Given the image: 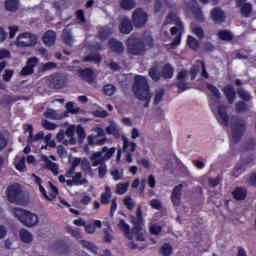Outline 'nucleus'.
Listing matches in <instances>:
<instances>
[{"label":"nucleus","mask_w":256,"mask_h":256,"mask_svg":"<svg viewBox=\"0 0 256 256\" xmlns=\"http://www.w3.org/2000/svg\"><path fill=\"white\" fill-rule=\"evenodd\" d=\"M38 41L39 38H37V35L30 32H23L16 39V47H21L22 49L25 47H35Z\"/></svg>","instance_id":"obj_7"},{"label":"nucleus","mask_w":256,"mask_h":256,"mask_svg":"<svg viewBox=\"0 0 256 256\" xmlns=\"http://www.w3.org/2000/svg\"><path fill=\"white\" fill-rule=\"evenodd\" d=\"M129 189V183H118L116 186L117 195H125Z\"/></svg>","instance_id":"obj_45"},{"label":"nucleus","mask_w":256,"mask_h":256,"mask_svg":"<svg viewBox=\"0 0 256 256\" xmlns=\"http://www.w3.org/2000/svg\"><path fill=\"white\" fill-rule=\"evenodd\" d=\"M92 162V167H97V166H101V165H105V158H103V152H96L94 154L91 155L90 157Z\"/></svg>","instance_id":"obj_27"},{"label":"nucleus","mask_w":256,"mask_h":256,"mask_svg":"<svg viewBox=\"0 0 256 256\" xmlns=\"http://www.w3.org/2000/svg\"><path fill=\"white\" fill-rule=\"evenodd\" d=\"M240 13L242 17H251V13H253V5H251V3H245L240 7Z\"/></svg>","instance_id":"obj_36"},{"label":"nucleus","mask_w":256,"mask_h":256,"mask_svg":"<svg viewBox=\"0 0 256 256\" xmlns=\"http://www.w3.org/2000/svg\"><path fill=\"white\" fill-rule=\"evenodd\" d=\"M20 239H21L22 243H32L33 242V234H31L26 229H22V230H20Z\"/></svg>","instance_id":"obj_34"},{"label":"nucleus","mask_w":256,"mask_h":256,"mask_svg":"<svg viewBox=\"0 0 256 256\" xmlns=\"http://www.w3.org/2000/svg\"><path fill=\"white\" fill-rule=\"evenodd\" d=\"M135 0H120V7L124 9V11H131V9H135Z\"/></svg>","instance_id":"obj_37"},{"label":"nucleus","mask_w":256,"mask_h":256,"mask_svg":"<svg viewBox=\"0 0 256 256\" xmlns=\"http://www.w3.org/2000/svg\"><path fill=\"white\" fill-rule=\"evenodd\" d=\"M117 151V148L112 147L108 148L107 146H104L100 153H102V157L104 158V161H109L113 155H115V152Z\"/></svg>","instance_id":"obj_31"},{"label":"nucleus","mask_w":256,"mask_h":256,"mask_svg":"<svg viewBox=\"0 0 256 256\" xmlns=\"http://www.w3.org/2000/svg\"><path fill=\"white\" fill-rule=\"evenodd\" d=\"M172 23L175 26H173L170 29L171 35H177L179 31H185V25L183 24V22L175 12H169L166 16V24L171 25Z\"/></svg>","instance_id":"obj_9"},{"label":"nucleus","mask_w":256,"mask_h":256,"mask_svg":"<svg viewBox=\"0 0 256 256\" xmlns=\"http://www.w3.org/2000/svg\"><path fill=\"white\" fill-rule=\"evenodd\" d=\"M42 127H44V129L47 131H55L57 129V124L48 120H42Z\"/></svg>","instance_id":"obj_52"},{"label":"nucleus","mask_w":256,"mask_h":256,"mask_svg":"<svg viewBox=\"0 0 256 256\" xmlns=\"http://www.w3.org/2000/svg\"><path fill=\"white\" fill-rule=\"evenodd\" d=\"M159 253L162 256H171V255H173V247H171V244L165 243L160 248Z\"/></svg>","instance_id":"obj_40"},{"label":"nucleus","mask_w":256,"mask_h":256,"mask_svg":"<svg viewBox=\"0 0 256 256\" xmlns=\"http://www.w3.org/2000/svg\"><path fill=\"white\" fill-rule=\"evenodd\" d=\"M6 197L9 203H14L15 205H21L24 200L23 190L19 183H14L9 185L6 189Z\"/></svg>","instance_id":"obj_5"},{"label":"nucleus","mask_w":256,"mask_h":256,"mask_svg":"<svg viewBox=\"0 0 256 256\" xmlns=\"http://www.w3.org/2000/svg\"><path fill=\"white\" fill-rule=\"evenodd\" d=\"M248 185H251V187H256V173H251L247 178Z\"/></svg>","instance_id":"obj_64"},{"label":"nucleus","mask_w":256,"mask_h":256,"mask_svg":"<svg viewBox=\"0 0 256 256\" xmlns=\"http://www.w3.org/2000/svg\"><path fill=\"white\" fill-rule=\"evenodd\" d=\"M255 165V156L249 155L245 158L240 159V164L235 167L236 171H245V169L249 167H253Z\"/></svg>","instance_id":"obj_15"},{"label":"nucleus","mask_w":256,"mask_h":256,"mask_svg":"<svg viewBox=\"0 0 256 256\" xmlns=\"http://www.w3.org/2000/svg\"><path fill=\"white\" fill-rule=\"evenodd\" d=\"M110 175H112L114 181H121L123 179V170L114 169L110 172Z\"/></svg>","instance_id":"obj_57"},{"label":"nucleus","mask_w":256,"mask_h":256,"mask_svg":"<svg viewBox=\"0 0 256 256\" xmlns=\"http://www.w3.org/2000/svg\"><path fill=\"white\" fill-rule=\"evenodd\" d=\"M118 227L120 231H123L127 239H129L130 241L133 240V233L131 231V227L129 226V224H127V222H125V220L121 219L119 221Z\"/></svg>","instance_id":"obj_25"},{"label":"nucleus","mask_w":256,"mask_h":256,"mask_svg":"<svg viewBox=\"0 0 256 256\" xmlns=\"http://www.w3.org/2000/svg\"><path fill=\"white\" fill-rule=\"evenodd\" d=\"M56 41H57V33H55V31L48 30L44 33L43 42L45 43V45H48L49 47H53Z\"/></svg>","instance_id":"obj_23"},{"label":"nucleus","mask_w":256,"mask_h":256,"mask_svg":"<svg viewBox=\"0 0 256 256\" xmlns=\"http://www.w3.org/2000/svg\"><path fill=\"white\" fill-rule=\"evenodd\" d=\"M125 45L128 55L143 57V55L147 53V44H145V40H143V38L130 36L126 40Z\"/></svg>","instance_id":"obj_2"},{"label":"nucleus","mask_w":256,"mask_h":256,"mask_svg":"<svg viewBox=\"0 0 256 256\" xmlns=\"http://www.w3.org/2000/svg\"><path fill=\"white\" fill-rule=\"evenodd\" d=\"M191 31L199 39H205V31H203V28H201L199 26H194L191 28Z\"/></svg>","instance_id":"obj_49"},{"label":"nucleus","mask_w":256,"mask_h":256,"mask_svg":"<svg viewBox=\"0 0 256 256\" xmlns=\"http://www.w3.org/2000/svg\"><path fill=\"white\" fill-rule=\"evenodd\" d=\"M115 91H117V88L113 84H107L103 88L104 94L108 95V97L114 95Z\"/></svg>","instance_id":"obj_51"},{"label":"nucleus","mask_w":256,"mask_h":256,"mask_svg":"<svg viewBox=\"0 0 256 256\" xmlns=\"http://www.w3.org/2000/svg\"><path fill=\"white\" fill-rule=\"evenodd\" d=\"M217 113L220 118L218 119V123L227 127L229 125V114H227V107L223 104L218 106ZM222 121V122H221Z\"/></svg>","instance_id":"obj_16"},{"label":"nucleus","mask_w":256,"mask_h":256,"mask_svg":"<svg viewBox=\"0 0 256 256\" xmlns=\"http://www.w3.org/2000/svg\"><path fill=\"white\" fill-rule=\"evenodd\" d=\"M173 73H175V68L171 65V63H166L162 67L161 75L164 79H172Z\"/></svg>","instance_id":"obj_26"},{"label":"nucleus","mask_w":256,"mask_h":256,"mask_svg":"<svg viewBox=\"0 0 256 256\" xmlns=\"http://www.w3.org/2000/svg\"><path fill=\"white\" fill-rule=\"evenodd\" d=\"M149 75H150L152 81H159V79H161V74L159 73L157 68H150Z\"/></svg>","instance_id":"obj_56"},{"label":"nucleus","mask_w":256,"mask_h":256,"mask_svg":"<svg viewBox=\"0 0 256 256\" xmlns=\"http://www.w3.org/2000/svg\"><path fill=\"white\" fill-rule=\"evenodd\" d=\"M110 35H111V28H103L98 32V37L99 39H101V41H105L106 39H109Z\"/></svg>","instance_id":"obj_47"},{"label":"nucleus","mask_w":256,"mask_h":256,"mask_svg":"<svg viewBox=\"0 0 256 256\" xmlns=\"http://www.w3.org/2000/svg\"><path fill=\"white\" fill-rule=\"evenodd\" d=\"M80 244L84 249H88V251H91V253H97V246H95L93 242L82 240Z\"/></svg>","instance_id":"obj_44"},{"label":"nucleus","mask_w":256,"mask_h":256,"mask_svg":"<svg viewBox=\"0 0 256 256\" xmlns=\"http://www.w3.org/2000/svg\"><path fill=\"white\" fill-rule=\"evenodd\" d=\"M135 149H137V144L135 142H130L127 137H123L124 153H127V152L134 153Z\"/></svg>","instance_id":"obj_28"},{"label":"nucleus","mask_w":256,"mask_h":256,"mask_svg":"<svg viewBox=\"0 0 256 256\" xmlns=\"http://www.w3.org/2000/svg\"><path fill=\"white\" fill-rule=\"evenodd\" d=\"M13 75H15V71L11 69H6L5 73L2 75L3 81L9 83L11 79H13Z\"/></svg>","instance_id":"obj_53"},{"label":"nucleus","mask_w":256,"mask_h":256,"mask_svg":"<svg viewBox=\"0 0 256 256\" xmlns=\"http://www.w3.org/2000/svg\"><path fill=\"white\" fill-rule=\"evenodd\" d=\"M132 91H134V95L139 101H146L144 107H149V103L151 102L150 88L145 76L137 75L135 77Z\"/></svg>","instance_id":"obj_1"},{"label":"nucleus","mask_w":256,"mask_h":256,"mask_svg":"<svg viewBox=\"0 0 256 256\" xmlns=\"http://www.w3.org/2000/svg\"><path fill=\"white\" fill-rule=\"evenodd\" d=\"M78 73L82 81H86V83H93L95 81V72L89 68L79 69Z\"/></svg>","instance_id":"obj_20"},{"label":"nucleus","mask_w":256,"mask_h":256,"mask_svg":"<svg viewBox=\"0 0 256 256\" xmlns=\"http://www.w3.org/2000/svg\"><path fill=\"white\" fill-rule=\"evenodd\" d=\"M39 65V58L37 57H31L27 60L26 66L32 68L35 71V67Z\"/></svg>","instance_id":"obj_58"},{"label":"nucleus","mask_w":256,"mask_h":256,"mask_svg":"<svg viewBox=\"0 0 256 256\" xmlns=\"http://www.w3.org/2000/svg\"><path fill=\"white\" fill-rule=\"evenodd\" d=\"M44 117L46 119H57V112L53 109H49L48 111L44 112Z\"/></svg>","instance_id":"obj_63"},{"label":"nucleus","mask_w":256,"mask_h":256,"mask_svg":"<svg viewBox=\"0 0 256 256\" xmlns=\"http://www.w3.org/2000/svg\"><path fill=\"white\" fill-rule=\"evenodd\" d=\"M16 170L20 171V173H23L25 171V157H22L18 162L15 164Z\"/></svg>","instance_id":"obj_60"},{"label":"nucleus","mask_w":256,"mask_h":256,"mask_svg":"<svg viewBox=\"0 0 256 256\" xmlns=\"http://www.w3.org/2000/svg\"><path fill=\"white\" fill-rule=\"evenodd\" d=\"M81 169L84 171V173H91V163H89L87 160H83L81 162Z\"/></svg>","instance_id":"obj_62"},{"label":"nucleus","mask_w":256,"mask_h":256,"mask_svg":"<svg viewBox=\"0 0 256 256\" xmlns=\"http://www.w3.org/2000/svg\"><path fill=\"white\" fill-rule=\"evenodd\" d=\"M111 188L109 186L105 187V192L101 194L100 196V203L102 205H109V203L111 202Z\"/></svg>","instance_id":"obj_30"},{"label":"nucleus","mask_w":256,"mask_h":256,"mask_svg":"<svg viewBox=\"0 0 256 256\" xmlns=\"http://www.w3.org/2000/svg\"><path fill=\"white\" fill-rule=\"evenodd\" d=\"M163 97H165V90H157L154 97V105H159L163 101Z\"/></svg>","instance_id":"obj_50"},{"label":"nucleus","mask_w":256,"mask_h":256,"mask_svg":"<svg viewBox=\"0 0 256 256\" xmlns=\"http://www.w3.org/2000/svg\"><path fill=\"white\" fill-rule=\"evenodd\" d=\"M74 185H85L87 183V179L83 178V174L81 172L75 173L74 176L71 177Z\"/></svg>","instance_id":"obj_39"},{"label":"nucleus","mask_w":256,"mask_h":256,"mask_svg":"<svg viewBox=\"0 0 256 256\" xmlns=\"http://www.w3.org/2000/svg\"><path fill=\"white\" fill-rule=\"evenodd\" d=\"M45 133L43 131L38 132L35 136L29 135L28 136V143L31 145V143H35V141H41V139H44Z\"/></svg>","instance_id":"obj_48"},{"label":"nucleus","mask_w":256,"mask_h":256,"mask_svg":"<svg viewBox=\"0 0 256 256\" xmlns=\"http://www.w3.org/2000/svg\"><path fill=\"white\" fill-rule=\"evenodd\" d=\"M217 36L220 41H233V39H235L233 32L229 30H220L218 31Z\"/></svg>","instance_id":"obj_29"},{"label":"nucleus","mask_w":256,"mask_h":256,"mask_svg":"<svg viewBox=\"0 0 256 256\" xmlns=\"http://www.w3.org/2000/svg\"><path fill=\"white\" fill-rule=\"evenodd\" d=\"M148 21L147 13L143 11V8H136L132 14V25L136 29H141L145 27V24Z\"/></svg>","instance_id":"obj_11"},{"label":"nucleus","mask_w":256,"mask_h":256,"mask_svg":"<svg viewBox=\"0 0 256 256\" xmlns=\"http://www.w3.org/2000/svg\"><path fill=\"white\" fill-rule=\"evenodd\" d=\"M130 222L132 223V239L133 235H136L137 241H145V236L141 231L143 230V225L145 220L143 219V210L141 209V205H138L136 209V216H130Z\"/></svg>","instance_id":"obj_4"},{"label":"nucleus","mask_w":256,"mask_h":256,"mask_svg":"<svg viewBox=\"0 0 256 256\" xmlns=\"http://www.w3.org/2000/svg\"><path fill=\"white\" fill-rule=\"evenodd\" d=\"M123 203L127 207L128 211H133V208L135 207V201L132 200L131 196L124 198Z\"/></svg>","instance_id":"obj_54"},{"label":"nucleus","mask_w":256,"mask_h":256,"mask_svg":"<svg viewBox=\"0 0 256 256\" xmlns=\"http://www.w3.org/2000/svg\"><path fill=\"white\" fill-rule=\"evenodd\" d=\"M187 45L189 47V49H191L192 51H199V40L195 39V37L189 35L187 37Z\"/></svg>","instance_id":"obj_33"},{"label":"nucleus","mask_w":256,"mask_h":256,"mask_svg":"<svg viewBox=\"0 0 256 256\" xmlns=\"http://www.w3.org/2000/svg\"><path fill=\"white\" fill-rule=\"evenodd\" d=\"M237 93H238V97H240V99H243L246 102H249L253 99V96H251V93H249L243 88H238Z\"/></svg>","instance_id":"obj_41"},{"label":"nucleus","mask_w":256,"mask_h":256,"mask_svg":"<svg viewBox=\"0 0 256 256\" xmlns=\"http://www.w3.org/2000/svg\"><path fill=\"white\" fill-rule=\"evenodd\" d=\"M101 227H102L101 220H94L93 223H86L84 225V229L86 233H88L89 235H93V233H95L97 229H101Z\"/></svg>","instance_id":"obj_24"},{"label":"nucleus","mask_w":256,"mask_h":256,"mask_svg":"<svg viewBox=\"0 0 256 256\" xmlns=\"http://www.w3.org/2000/svg\"><path fill=\"white\" fill-rule=\"evenodd\" d=\"M108 47L112 53H116L117 55H121V53L125 51V46L123 45V42L117 40L116 38L109 39Z\"/></svg>","instance_id":"obj_13"},{"label":"nucleus","mask_w":256,"mask_h":256,"mask_svg":"<svg viewBox=\"0 0 256 256\" xmlns=\"http://www.w3.org/2000/svg\"><path fill=\"white\" fill-rule=\"evenodd\" d=\"M249 109H251V106L245 103V101H238L235 104L236 113H245V111H249Z\"/></svg>","instance_id":"obj_38"},{"label":"nucleus","mask_w":256,"mask_h":256,"mask_svg":"<svg viewBox=\"0 0 256 256\" xmlns=\"http://www.w3.org/2000/svg\"><path fill=\"white\" fill-rule=\"evenodd\" d=\"M150 207L156 209V211H161V209H163V204L158 199H152L150 201Z\"/></svg>","instance_id":"obj_59"},{"label":"nucleus","mask_w":256,"mask_h":256,"mask_svg":"<svg viewBox=\"0 0 256 256\" xmlns=\"http://www.w3.org/2000/svg\"><path fill=\"white\" fill-rule=\"evenodd\" d=\"M191 11L196 21H199L200 23H203V21H205V17H203V11L201 10V8H199V6H192Z\"/></svg>","instance_id":"obj_35"},{"label":"nucleus","mask_w":256,"mask_h":256,"mask_svg":"<svg viewBox=\"0 0 256 256\" xmlns=\"http://www.w3.org/2000/svg\"><path fill=\"white\" fill-rule=\"evenodd\" d=\"M222 92L230 105L235 103V99H237V92H235V88H233V86L230 84L225 85Z\"/></svg>","instance_id":"obj_17"},{"label":"nucleus","mask_w":256,"mask_h":256,"mask_svg":"<svg viewBox=\"0 0 256 256\" xmlns=\"http://www.w3.org/2000/svg\"><path fill=\"white\" fill-rule=\"evenodd\" d=\"M12 213L25 227H35L37 223H39V216L33 214L31 211L22 208H14Z\"/></svg>","instance_id":"obj_3"},{"label":"nucleus","mask_w":256,"mask_h":256,"mask_svg":"<svg viewBox=\"0 0 256 256\" xmlns=\"http://www.w3.org/2000/svg\"><path fill=\"white\" fill-rule=\"evenodd\" d=\"M247 131V124L241 120H236L231 124V135L233 143L237 144L243 139Z\"/></svg>","instance_id":"obj_8"},{"label":"nucleus","mask_w":256,"mask_h":256,"mask_svg":"<svg viewBox=\"0 0 256 256\" xmlns=\"http://www.w3.org/2000/svg\"><path fill=\"white\" fill-rule=\"evenodd\" d=\"M67 75L55 73L48 77V85L50 89H63L67 85Z\"/></svg>","instance_id":"obj_10"},{"label":"nucleus","mask_w":256,"mask_h":256,"mask_svg":"<svg viewBox=\"0 0 256 256\" xmlns=\"http://www.w3.org/2000/svg\"><path fill=\"white\" fill-rule=\"evenodd\" d=\"M66 109H67L68 113H72V115H77V113H79V111H81V108H79V107L75 108V105L73 104V102H68L66 104Z\"/></svg>","instance_id":"obj_55"},{"label":"nucleus","mask_w":256,"mask_h":256,"mask_svg":"<svg viewBox=\"0 0 256 256\" xmlns=\"http://www.w3.org/2000/svg\"><path fill=\"white\" fill-rule=\"evenodd\" d=\"M183 33H184V31L178 30V35L170 43V47L172 49H177V47H179V45H181V39H183Z\"/></svg>","instance_id":"obj_43"},{"label":"nucleus","mask_w":256,"mask_h":256,"mask_svg":"<svg viewBox=\"0 0 256 256\" xmlns=\"http://www.w3.org/2000/svg\"><path fill=\"white\" fill-rule=\"evenodd\" d=\"M62 40L64 41L65 45L68 47H73V35H71V32L69 31H64L62 35Z\"/></svg>","instance_id":"obj_42"},{"label":"nucleus","mask_w":256,"mask_h":256,"mask_svg":"<svg viewBox=\"0 0 256 256\" xmlns=\"http://www.w3.org/2000/svg\"><path fill=\"white\" fill-rule=\"evenodd\" d=\"M88 143L89 145H105V143H107L105 132L101 130L98 132V135L88 137Z\"/></svg>","instance_id":"obj_19"},{"label":"nucleus","mask_w":256,"mask_h":256,"mask_svg":"<svg viewBox=\"0 0 256 256\" xmlns=\"http://www.w3.org/2000/svg\"><path fill=\"white\" fill-rule=\"evenodd\" d=\"M206 87L208 89V91H210L213 95V97H215V99H221V92H219V89L216 86H213V84L208 83L206 84Z\"/></svg>","instance_id":"obj_46"},{"label":"nucleus","mask_w":256,"mask_h":256,"mask_svg":"<svg viewBox=\"0 0 256 256\" xmlns=\"http://www.w3.org/2000/svg\"><path fill=\"white\" fill-rule=\"evenodd\" d=\"M133 31V22L128 18H122L119 24V32L122 35H129Z\"/></svg>","instance_id":"obj_18"},{"label":"nucleus","mask_w":256,"mask_h":256,"mask_svg":"<svg viewBox=\"0 0 256 256\" xmlns=\"http://www.w3.org/2000/svg\"><path fill=\"white\" fill-rule=\"evenodd\" d=\"M181 197H183V184L174 187L171 195V201L175 207L181 205Z\"/></svg>","instance_id":"obj_14"},{"label":"nucleus","mask_w":256,"mask_h":256,"mask_svg":"<svg viewBox=\"0 0 256 256\" xmlns=\"http://www.w3.org/2000/svg\"><path fill=\"white\" fill-rule=\"evenodd\" d=\"M32 177L34 179V183L39 186L40 193H42L45 199L48 201H54L57 198V195H59V188H57V186L53 185L51 182H48L51 193L47 194V190H45L43 187V179L37 176V174H32Z\"/></svg>","instance_id":"obj_6"},{"label":"nucleus","mask_w":256,"mask_h":256,"mask_svg":"<svg viewBox=\"0 0 256 256\" xmlns=\"http://www.w3.org/2000/svg\"><path fill=\"white\" fill-rule=\"evenodd\" d=\"M232 197L235 201H245L247 199V189L241 186H237L232 191Z\"/></svg>","instance_id":"obj_22"},{"label":"nucleus","mask_w":256,"mask_h":256,"mask_svg":"<svg viewBox=\"0 0 256 256\" xmlns=\"http://www.w3.org/2000/svg\"><path fill=\"white\" fill-rule=\"evenodd\" d=\"M5 9H6V11L15 13L17 11V9H19V1L18 0H6L5 1Z\"/></svg>","instance_id":"obj_32"},{"label":"nucleus","mask_w":256,"mask_h":256,"mask_svg":"<svg viewBox=\"0 0 256 256\" xmlns=\"http://www.w3.org/2000/svg\"><path fill=\"white\" fill-rule=\"evenodd\" d=\"M41 159L44 162V169L51 171L55 176L59 175V165L57 163L51 161L47 155H42Z\"/></svg>","instance_id":"obj_12"},{"label":"nucleus","mask_w":256,"mask_h":256,"mask_svg":"<svg viewBox=\"0 0 256 256\" xmlns=\"http://www.w3.org/2000/svg\"><path fill=\"white\" fill-rule=\"evenodd\" d=\"M107 175V164H102L98 168V177L103 179Z\"/></svg>","instance_id":"obj_61"},{"label":"nucleus","mask_w":256,"mask_h":256,"mask_svg":"<svg viewBox=\"0 0 256 256\" xmlns=\"http://www.w3.org/2000/svg\"><path fill=\"white\" fill-rule=\"evenodd\" d=\"M211 19L214 23H224L225 22V12L221 8H213L210 12Z\"/></svg>","instance_id":"obj_21"}]
</instances>
